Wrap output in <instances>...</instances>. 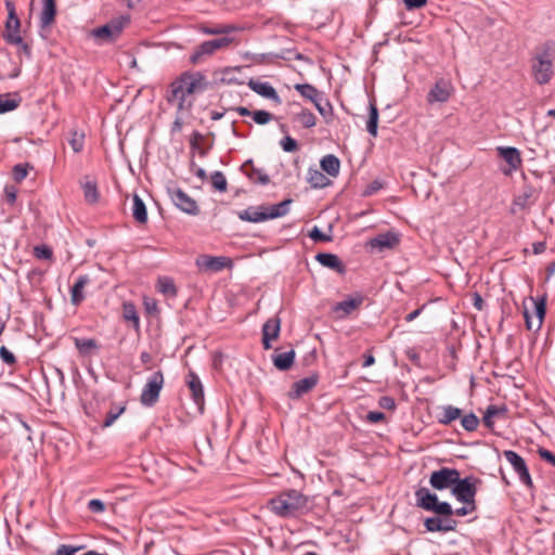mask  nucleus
Here are the masks:
<instances>
[{"label":"nucleus","instance_id":"obj_58","mask_svg":"<svg viewBox=\"0 0 555 555\" xmlns=\"http://www.w3.org/2000/svg\"><path fill=\"white\" fill-rule=\"evenodd\" d=\"M378 405L382 408V409H386V410H395L396 409V401L392 397H389V396H383L379 398L378 400Z\"/></svg>","mask_w":555,"mask_h":555},{"label":"nucleus","instance_id":"obj_37","mask_svg":"<svg viewBox=\"0 0 555 555\" xmlns=\"http://www.w3.org/2000/svg\"><path fill=\"white\" fill-rule=\"evenodd\" d=\"M295 120L304 128H312L317 124L315 115L307 108H301L300 112L295 115Z\"/></svg>","mask_w":555,"mask_h":555},{"label":"nucleus","instance_id":"obj_7","mask_svg":"<svg viewBox=\"0 0 555 555\" xmlns=\"http://www.w3.org/2000/svg\"><path fill=\"white\" fill-rule=\"evenodd\" d=\"M164 387V375L162 371L154 372L144 385L140 401L144 406H153L159 398V393Z\"/></svg>","mask_w":555,"mask_h":555},{"label":"nucleus","instance_id":"obj_43","mask_svg":"<svg viewBox=\"0 0 555 555\" xmlns=\"http://www.w3.org/2000/svg\"><path fill=\"white\" fill-rule=\"evenodd\" d=\"M211 185L219 192H225L228 190V182L225 176L221 171H214L210 176Z\"/></svg>","mask_w":555,"mask_h":555},{"label":"nucleus","instance_id":"obj_28","mask_svg":"<svg viewBox=\"0 0 555 555\" xmlns=\"http://www.w3.org/2000/svg\"><path fill=\"white\" fill-rule=\"evenodd\" d=\"M321 169L330 177L336 178L340 170V160L334 154H327L320 160Z\"/></svg>","mask_w":555,"mask_h":555},{"label":"nucleus","instance_id":"obj_12","mask_svg":"<svg viewBox=\"0 0 555 555\" xmlns=\"http://www.w3.org/2000/svg\"><path fill=\"white\" fill-rule=\"evenodd\" d=\"M503 454L505 460L512 465L515 473L518 475L519 480L524 485L532 487V479L525 460L517 452L512 450H506Z\"/></svg>","mask_w":555,"mask_h":555},{"label":"nucleus","instance_id":"obj_36","mask_svg":"<svg viewBox=\"0 0 555 555\" xmlns=\"http://www.w3.org/2000/svg\"><path fill=\"white\" fill-rule=\"evenodd\" d=\"M363 298H348L346 300L339 301L335 305L334 311L339 312L343 311L345 315L350 314L353 310L359 308L362 305Z\"/></svg>","mask_w":555,"mask_h":555},{"label":"nucleus","instance_id":"obj_27","mask_svg":"<svg viewBox=\"0 0 555 555\" xmlns=\"http://www.w3.org/2000/svg\"><path fill=\"white\" fill-rule=\"evenodd\" d=\"M295 357H296L295 350L292 349L286 352L273 353L271 359H272L273 365L279 371L284 372V371L289 370L293 366Z\"/></svg>","mask_w":555,"mask_h":555},{"label":"nucleus","instance_id":"obj_26","mask_svg":"<svg viewBox=\"0 0 555 555\" xmlns=\"http://www.w3.org/2000/svg\"><path fill=\"white\" fill-rule=\"evenodd\" d=\"M499 155L508 164L509 170H517L521 165L520 153L516 147L500 146L498 147Z\"/></svg>","mask_w":555,"mask_h":555},{"label":"nucleus","instance_id":"obj_31","mask_svg":"<svg viewBox=\"0 0 555 555\" xmlns=\"http://www.w3.org/2000/svg\"><path fill=\"white\" fill-rule=\"evenodd\" d=\"M507 413V409L505 405H489L483 414V417H482V422H483V425L489 428V429H492L493 428V425H494V422H493V418L495 417H500V416H505V414Z\"/></svg>","mask_w":555,"mask_h":555},{"label":"nucleus","instance_id":"obj_8","mask_svg":"<svg viewBox=\"0 0 555 555\" xmlns=\"http://www.w3.org/2000/svg\"><path fill=\"white\" fill-rule=\"evenodd\" d=\"M4 4L8 11V20L4 25L3 38L8 43H22L20 35L21 21L16 14L15 4L11 0H5Z\"/></svg>","mask_w":555,"mask_h":555},{"label":"nucleus","instance_id":"obj_47","mask_svg":"<svg viewBox=\"0 0 555 555\" xmlns=\"http://www.w3.org/2000/svg\"><path fill=\"white\" fill-rule=\"evenodd\" d=\"M433 513L442 518H452L454 512L450 503L438 501L433 509Z\"/></svg>","mask_w":555,"mask_h":555},{"label":"nucleus","instance_id":"obj_23","mask_svg":"<svg viewBox=\"0 0 555 555\" xmlns=\"http://www.w3.org/2000/svg\"><path fill=\"white\" fill-rule=\"evenodd\" d=\"M56 3L55 0H42V10L40 12V28L43 31L55 21Z\"/></svg>","mask_w":555,"mask_h":555},{"label":"nucleus","instance_id":"obj_16","mask_svg":"<svg viewBox=\"0 0 555 555\" xmlns=\"http://www.w3.org/2000/svg\"><path fill=\"white\" fill-rule=\"evenodd\" d=\"M281 331V319L273 317L262 325V346L266 350L271 349V341L279 338Z\"/></svg>","mask_w":555,"mask_h":555},{"label":"nucleus","instance_id":"obj_32","mask_svg":"<svg viewBox=\"0 0 555 555\" xmlns=\"http://www.w3.org/2000/svg\"><path fill=\"white\" fill-rule=\"evenodd\" d=\"M537 190L531 185H525L522 192L515 198V204L521 208L532 205L537 199Z\"/></svg>","mask_w":555,"mask_h":555},{"label":"nucleus","instance_id":"obj_10","mask_svg":"<svg viewBox=\"0 0 555 555\" xmlns=\"http://www.w3.org/2000/svg\"><path fill=\"white\" fill-rule=\"evenodd\" d=\"M457 476H460V472L455 468L442 467L438 470H434L429 477L430 486L438 490L443 491L447 489H451L454 486V482L457 480Z\"/></svg>","mask_w":555,"mask_h":555},{"label":"nucleus","instance_id":"obj_34","mask_svg":"<svg viewBox=\"0 0 555 555\" xmlns=\"http://www.w3.org/2000/svg\"><path fill=\"white\" fill-rule=\"evenodd\" d=\"M132 216L139 223L147 221V210L143 199L139 195L133 196Z\"/></svg>","mask_w":555,"mask_h":555},{"label":"nucleus","instance_id":"obj_52","mask_svg":"<svg viewBox=\"0 0 555 555\" xmlns=\"http://www.w3.org/2000/svg\"><path fill=\"white\" fill-rule=\"evenodd\" d=\"M280 145L283 149V151L287 153L296 152L298 150L297 141L291 135H285L281 140Z\"/></svg>","mask_w":555,"mask_h":555},{"label":"nucleus","instance_id":"obj_29","mask_svg":"<svg viewBox=\"0 0 555 555\" xmlns=\"http://www.w3.org/2000/svg\"><path fill=\"white\" fill-rule=\"evenodd\" d=\"M441 412L437 415V421L441 425H450L462 416V410L451 404L440 408Z\"/></svg>","mask_w":555,"mask_h":555},{"label":"nucleus","instance_id":"obj_56","mask_svg":"<svg viewBox=\"0 0 555 555\" xmlns=\"http://www.w3.org/2000/svg\"><path fill=\"white\" fill-rule=\"evenodd\" d=\"M464 505L462 507H459L456 509H453V515L463 517L470 513H473L476 509V502L473 503H463Z\"/></svg>","mask_w":555,"mask_h":555},{"label":"nucleus","instance_id":"obj_49","mask_svg":"<svg viewBox=\"0 0 555 555\" xmlns=\"http://www.w3.org/2000/svg\"><path fill=\"white\" fill-rule=\"evenodd\" d=\"M34 255L38 259L50 260L53 257V251L47 245H38L34 247Z\"/></svg>","mask_w":555,"mask_h":555},{"label":"nucleus","instance_id":"obj_63","mask_svg":"<svg viewBox=\"0 0 555 555\" xmlns=\"http://www.w3.org/2000/svg\"><path fill=\"white\" fill-rule=\"evenodd\" d=\"M78 547H74L70 545H61L55 555H75V553L78 551Z\"/></svg>","mask_w":555,"mask_h":555},{"label":"nucleus","instance_id":"obj_35","mask_svg":"<svg viewBox=\"0 0 555 555\" xmlns=\"http://www.w3.org/2000/svg\"><path fill=\"white\" fill-rule=\"evenodd\" d=\"M88 282H89L88 275H80L74 283L72 291H70L72 302L74 305H78L83 300L85 296L82 294V289L88 284Z\"/></svg>","mask_w":555,"mask_h":555},{"label":"nucleus","instance_id":"obj_6","mask_svg":"<svg viewBox=\"0 0 555 555\" xmlns=\"http://www.w3.org/2000/svg\"><path fill=\"white\" fill-rule=\"evenodd\" d=\"M232 42L229 37H221L212 40H207L197 46L193 53L190 55V62L194 65L201 64L208 56L212 55L217 50L223 49Z\"/></svg>","mask_w":555,"mask_h":555},{"label":"nucleus","instance_id":"obj_60","mask_svg":"<svg viewBox=\"0 0 555 555\" xmlns=\"http://www.w3.org/2000/svg\"><path fill=\"white\" fill-rule=\"evenodd\" d=\"M539 456L555 467V454L544 448L538 449Z\"/></svg>","mask_w":555,"mask_h":555},{"label":"nucleus","instance_id":"obj_42","mask_svg":"<svg viewBox=\"0 0 555 555\" xmlns=\"http://www.w3.org/2000/svg\"><path fill=\"white\" fill-rule=\"evenodd\" d=\"M21 100L12 99L10 94L0 95V114L14 111L18 107Z\"/></svg>","mask_w":555,"mask_h":555},{"label":"nucleus","instance_id":"obj_30","mask_svg":"<svg viewBox=\"0 0 555 555\" xmlns=\"http://www.w3.org/2000/svg\"><path fill=\"white\" fill-rule=\"evenodd\" d=\"M307 181L313 189H323L331 184V180L322 171L315 168L308 169Z\"/></svg>","mask_w":555,"mask_h":555},{"label":"nucleus","instance_id":"obj_20","mask_svg":"<svg viewBox=\"0 0 555 555\" xmlns=\"http://www.w3.org/2000/svg\"><path fill=\"white\" fill-rule=\"evenodd\" d=\"M247 86L257 94L273 101L276 105L282 103L280 95L276 90L269 83L250 78Z\"/></svg>","mask_w":555,"mask_h":555},{"label":"nucleus","instance_id":"obj_61","mask_svg":"<svg viewBox=\"0 0 555 555\" xmlns=\"http://www.w3.org/2000/svg\"><path fill=\"white\" fill-rule=\"evenodd\" d=\"M385 418V414L379 411H370L365 416V420L373 424L383 422Z\"/></svg>","mask_w":555,"mask_h":555},{"label":"nucleus","instance_id":"obj_15","mask_svg":"<svg viewBox=\"0 0 555 555\" xmlns=\"http://www.w3.org/2000/svg\"><path fill=\"white\" fill-rule=\"evenodd\" d=\"M453 91V87L450 81L446 79L438 80L435 86L430 89V91L427 94V101L428 103H444L447 102Z\"/></svg>","mask_w":555,"mask_h":555},{"label":"nucleus","instance_id":"obj_41","mask_svg":"<svg viewBox=\"0 0 555 555\" xmlns=\"http://www.w3.org/2000/svg\"><path fill=\"white\" fill-rule=\"evenodd\" d=\"M111 61L116 62V64L118 66H128L130 68H133L137 66L135 57L131 53L126 52V51L118 52L116 54V60H114V57H112Z\"/></svg>","mask_w":555,"mask_h":555},{"label":"nucleus","instance_id":"obj_21","mask_svg":"<svg viewBox=\"0 0 555 555\" xmlns=\"http://www.w3.org/2000/svg\"><path fill=\"white\" fill-rule=\"evenodd\" d=\"M415 500L417 507L427 512H433L438 502V496L436 493L430 492L428 488L420 487L415 491Z\"/></svg>","mask_w":555,"mask_h":555},{"label":"nucleus","instance_id":"obj_33","mask_svg":"<svg viewBox=\"0 0 555 555\" xmlns=\"http://www.w3.org/2000/svg\"><path fill=\"white\" fill-rule=\"evenodd\" d=\"M294 88L301 96L311 101L313 104L322 98V93L310 83H297Z\"/></svg>","mask_w":555,"mask_h":555},{"label":"nucleus","instance_id":"obj_18","mask_svg":"<svg viewBox=\"0 0 555 555\" xmlns=\"http://www.w3.org/2000/svg\"><path fill=\"white\" fill-rule=\"evenodd\" d=\"M74 344L79 354L83 358L91 359L94 356H100L101 344L94 338L75 337Z\"/></svg>","mask_w":555,"mask_h":555},{"label":"nucleus","instance_id":"obj_1","mask_svg":"<svg viewBox=\"0 0 555 555\" xmlns=\"http://www.w3.org/2000/svg\"><path fill=\"white\" fill-rule=\"evenodd\" d=\"M209 81L202 72H184L170 83V91L167 94V101L176 104L179 112L191 107V103L185 104L186 96L207 90Z\"/></svg>","mask_w":555,"mask_h":555},{"label":"nucleus","instance_id":"obj_9","mask_svg":"<svg viewBox=\"0 0 555 555\" xmlns=\"http://www.w3.org/2000/svg\"><path fill=\"white\" fill-rule=\"evenodd\" d=\"M167 192L173 205L181 211L191 216H197L199 214L196 201L189 196L182 189L170 186L167 189Z\"/></svg>","mask_w":555,"mask_h":555},{"label":"nucleus","instance_id":"obj_64","mask_svg":"<svg viewBox=\"0 0 555 555\" xmlns=\"http://www.w3.org/2000/svg\"><path fill=\"white\" fill-rule=\"evenodd\" d=\"M88 505L92 512L99 513L104 511V502L99 499L91 500Z\"/></svg>","mask_w":555,"mask_h":555},{"label":"nucleus","instance_id":"obj_54","mask_svg":"<svg viewBox=\"0 0 555 555\" xmlns=\"http://www.w3.org/2000/svg\"><path fill=\"white\" fill-rule=\"evenodd\" d=\"M0 359L8 365L16 363L15 356L4 346L0 347Z\"/></svg>","mask_w":555,"mask_h":555},{"label":"nucleus","instance_id":"obj_46","mask_svg":"<svg viewBox=\"0 0 555 555\" xmlns=\"http://www.w3.org/2000/svg\"><path fill=\"white\" fill-rule=\"evenodd\" d=\"M247 176L250 180L256 183L266 185L270 182L269 176L261 169L255 168L251 166V170L247 172Z\"/></svg>","mask_w":555,"mask_h":555},{"label":"nucleus","instance_id":"obj_2","mask_svg":"<svg viewBox=\"0 0 555 555\" xmlns=\"http://www.w3.org/2000/svg\"><path fill=\"white\" fill-rule=\"evenodd\" d=\"M269 509L280 518H297L310 512V500L296 489L280 492L268 501Z\"/></svg>","mask_w":555,"mask_h":555},{"label":"nucleus","instance_id":"obj_24","mask_svg":"<svg viewBox=\"0 0 555 555\" xmlns=\"http://www.w3.org/2000/svg\"><path fill=\"white\" fill-rule=\"evenodd\" d=\"M315 260L322 264L323 267L335 270L336 272L344 274L346 271V267L339 257L335 254L331 253H319L315 256Z\"/></svg>","mask_w":555,"mask_h":555},{"label":"nucleus","instance_id":"obj_17","mask_svg":"<svg viewBox=\"0 0 555 555\" xmlns=\"http://www.w3.org/2000/svg\"><path fill=\"white\" fill-rule=\"evenodd\" d=\"M129 14H120L106 22V42L116 40L130 24Z\"/></svg>","mask_w":555,"mask_h":555},{"label":"nucleus","instance_id":"obj_14","mask_svg":"<svg viewBox=\"0 0 555 555\" xmlns=\"http://www.w3.org/2000/svg\"><path fill=\"white\" fill-rule=\"evenodd\" d=\"M531 300L534 305V313H535L537 320L535 321L532 320L528 309H525L524 318H525V322H526V327L529 331H531V330L538 331L541 328V326L543 324V319H544V315L546 312V304H545L544 298H540L539 300L531 298Z\"/></svg>","mask_w":555,"mask_h":555},{"label":"nucleus","instance_id":"obj_3","mask_svg":"<svg viewBox=\"0 0 555 555\" xmlns=\"http://www.w3.org/2000/svg\"><path fill=\"white\" fill-rule=\"evenodd\" d=\"M292 199L287 198L275 205L249 206L237 214L242 221L263 222L269 219H275L285 216L288 212Z\"/></svg>","mask_w":555,"mask_h":555},{"label":"nucleus","instance_id":"obj_5","mask_svg":"<svg viewBox=\"0 0 555 555\" xmlns=\"http://www.w3.org/2000/svg\"><path fill=\"white\" fill-rule=\"evenodd\" d=\"M481 480L475 476H467L461 478L457 476V480L454 482L452 488V494L461 503H473L477 493V485H480Z\"/></svg>","mask_w":555,"mask_h":555},{"label":"nucleus","instance_id":"obj_59","mask_svg":"<svg viewBox=\"0 0 555 555\" xmlns=\"http://www.w3.org/2000/svg\"><path fill=\"white\" fill-rule=\"evenodd\" d=\"M427 1L428 0H402L408 11H413L423 8L427 4Z\"/></svg>","mask_w":555,"mask_h":555},{"label":"nucleus","instance_id":"obj_62","mask_svg":"<svg viewBox=\"0 0 555 555\" xmlns=\"http://www.w3.org/2000/svg\"><path fill=\"white\" fill-rule=\"evenodd\" d=\"M5 199L9 204L13 205L16 201L17 190L13 185H5L4 188Z\"/></svg>","mask_w":555,"mask_h":555},{"label":"nucleus","instance_id":"obj_55","mask_svg":"<svg viewBox=\"0 0 555 555\" xmlns=\"http://www.w3.org/2000/svg\"><path fill=\"white\" fill-rule=\"evenodd\" d=\"M309 237L315 242H330L332 237L324 234L318 227H313L309 232Z\"/></svg>","mask_w":555,"mask_h":555},{"label":"nucleus","instance_id":"obj_51","mask_svg":"<svg viewBox=\"0 0 555 555\" xmlns=\"http://www.w3.org/2000/svg\"><path fill=\"white\" fill-rule=\"evenodd\" d=\"M251 117L258 125H266L273 119V115L267 111H255Z\"/></svg>","mask_w":555,"mask_h":555},{"label":"nucleus","instance_id":"obj_22","mask_svg":"<svg viewBox=\"0 0 555 555\" xmlns=\"http://www.w3.org/2000/svg\"><path fill=\"white\" fill-rule=\"evenodd\" d=\"M400 242L399 235L395 232L380 233L370 240L369 245L372 248H378L379 250L386 248H393Z\"/></svg>","mask_w":555,"mask_h":555},{"label":"nucleus","instance_id":"obj_4","mask_svg":"<svg viewBox=\"0 0 555 555\" xmlns=\"http://www.w3.org/2000/svg\"><path fill=\"white\" fill-rule=\"evenodd\" d=\"M555 44L553 41H546L539 48L532 66L535 80L540 83L550 81L553 75L552 65Z\"/></svg>","mask_w":555,"mask_h":555},{"label":"nucleus","instance_id":"obj_11","mask_svg":"<svg viewBox=\"0 0 555 555\" xmlns=\"http://www.w3.org/2000/svg\"><path fill=\"white\" fill-rule=\"evenodd\" d=\"M196 267L204 272H220L232 267V260L224 256L201 255L195 260Z\"/></svg>","mask_w":555,"mask_h":555},{"label":"nucleus","instance_id":"obj_57","mask_svg":"<svg viewBox=\"0 0 555 555\" xmlns=\"http://www.w3.org/2000/svg\"><path fill=\"white\" fill-rule=\"evenodd\" d=\"M125 409H126L125 405H120L116 410H111L108 412V414H106V427L111 426L118 418V416L125 411Z\"/></svg>","mask_w":555,"mask_h":555},{"label":"nucleus","instance_id":"obj_19","mask_svg":"<svg viewBox=\"0 0 555 555\" xmlns=\"http://www.w3.org/2000/svg\"><path fill=\"white\" fill-rule=\"evenodd\" d=\"M318 380V375H311L295 382L288 392L289 399L297 400L301 398L317 386Z\"/></svg>","mask_w":555,"mask_h":555},{"label":"nucleus","instance_id":"obj_40","mask_svg":"<svg viewBox=\"0 0 555 555\" xmlns=\"http://www.w3.org/2000/svg\"><path fill=\"white\" fill-rule=\"evenodd\" d=\"M314 106L323 116L325 122L331 124L333 118V107L331 103L322 96L317 103H314Z\"/></svg>","mask_w":555,"mask_h":555},{"label":"nucleus","instance_id":"obj_50","mask_svg":"<svg viewBox=\"0 0 555 555\" xmlns=\"http://www.w3.org/2000/svg\"><path fill=\"white\" fill-rule=\"evenodd\" d=\"M83 139L85 134L78 131H74L72 134V139L69 140V144L75 153L80 152L83 149Z\"/></svg>","mask_w":555,"mask_h":555},{"label":"nucleus","instance_id":"obj_39","mask_svg":"<svg viewBox=\"0 0 555 555\" xmlns=\"http://www.w3.org/2000/svg\"><path fill=\"white\" fill-rule=\"evenodd\" d=\"M158 291L169 297L177 296V287L172 281V279L164 276L158 280L157 284Z\"/></svg>","mask_w":555,"mask_h":555},{"label":"nucleus","instance_id":"obj_45","mask_svg":"<svg viewBox=\"0 0 555 555\" xmlns=\"http://www.w3.org/2000/svg\"><path fill=\"white\" fill-rule=\"evenodd\" d=\"M83 193H85L86 201L89 203H95L100 196L98 189H96V184L91 181H87L83 184Z\"/></svg>","mask_w":555,"mask_h":555},{"label":"nucleus","instance_id":"obj_53","mask_svg":"<svg viewBox=\"0 0 555 555\" xmlns=\"http://www.w3.org/2000/svg\"><path fill=\"white\" fill-rule=\"evenodd\" d=\"M124 317L126 320L132 321L135 326H139V317L132 304L124 305Z\"/></svg>","mask_w":555,"mask_h":555},{"label":"nucleus","instance_id":"obj_44","mask_svg":"<svg viewBox=\"0 0 555 555\" xmlns=\"http://www.w3.org/2000/svg\"><path fill=\"white\" fill-rule=\"evenodd\" d=\"M461 425L466 431H475L479 425V418L474 413L466 414L462 416Z\"/></svg>","mask_w":555,"mask_h":555},{"label":"nucleus","instance_id":"obj_25","mask_svg":"<svg viewBox=\"0 0 555 555\" xmlns=\"http://www.w3.org/2000/svg\"><path fill=\"white\" fill-rule=\"evenodd\" d=\"M186 384L192 392V398L197 405L204 403V389L196 373L190 371L186 375Z\"/></svg>","mask_w":555,"mask_h":555},{"label":"nucleus","instance_id":"obj_13","mask_svg":"<svg viewBox=\"0 0 555 555\" xmlns=\"http://www.w3.org/2000/svg\"><path fill=\"white\" fill-rule=\"evenodd\" d=\"M424 527L428 532H450L455 531L457 520L453 518H442L440 516L427 517L424 520Z\"/></svg>","mask_w":555,"mask_h":555},{"label":"nucleus","instance_id":"obj_48","mask_svg":"<svg viewBox=\"0 0 555 555\" xmlns=\"http://www.w3.org/2000/svg\"><path fill=\"white\" fill-rule=\"evenodd\" d=\"M28 169H33V166H30L28 163H25V164H16L14 167H13V170H12V173H13V179L17 182V183H21L28 175Z\"/></svg>","mask_w":555,"mask_h":555},{"label":"nucleus","instance_id":"obj_38","mask_svg":"<svg viewBox=\"0 0 555 555\" xmlns=\"http://www.w3.org/2000/svg\"><path fill=\"white\" fill-rule=\"evenodd\" d=\"M378 109L374 103H370L369 119L366 121V130L372 137L377 135Z\"/></svg>","mask_w":555,"mask_h":555}]
</instances>
